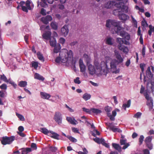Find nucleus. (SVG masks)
Instances as JSON below:
<instances>
[{
	"label": "nucleus",
	"mask_w": 154,
	"mask_h": 154,
	"mask_svg": "<svg viewBox=\"0 0 154 154\" xmlns=\"http://www.w3.org/2000/svg\"><path fill=\"white\" fill-rule=\"evenodd\" d=\"M113 38L110 37H107L106 39V43L109 45H113Z\"/></svg>",
	"instance_id": "obj_22"
},
{
	"label": "nucleus",
	"mask_w": 154,
	"mask_h": 154,
	"mask_svg": "<svg viewBox=\"0 0 154 154\" xmlns=\"http://www.w3.org/2000/svg\"><path fill=\"white\" fill-rule=\"evenodd\" d=\"M118 17L120 20L124 21H126L129 18V16L125 14H119Z\"/></svg>",
	"instance_id": "obj_15"
},
{
	"label": "nucleus",
	"mask_w": 154,
	"mask_h": 154,
	"mask_svg": "<svg viewBox=\"0 0 154 154\" xmlns=\"http://www.w3.org/2000/svg\"><path fill=\"white\" fill-rule=\"evenodd\" d=\"M120 10V11H118L119 12H125V13H127L128 12V7L125 6L124 4L123 5V6L121 8Z\"/></svg>",
	"instance_id": "obj_27"
},
{
	"label": "nucleus",
	"mask_w": 154,
	"mask_h": 154,
	"mask_svg": "<svg viewBox=\"0 0 154 154\" xmlns=\"http://www.w3.org/2000/svg\"><path fill=\"white\" fill-rule=\"evenodd\" d=\"M19 4L20 6L22 8V10L23 11L27 12L28 9L31 10L32 9L30 6V2L29 0H27L26 3L24 1H21L20 2Z\"/></svg>",
	"instance_id": "obj_6"
},
{
	"label": "nucleus",
	"mask_w": 154,
	"mask_h": 154,
	"mask_svg": "<svg viewBox=\"0 0 154 154\" xmlns=\"http://www.w3.org/2000/svg\"><path fill=\"white\" fill-rule=\"evenodd\" d=\"M124 4V3L122 2H119L116 3L115 5V6L117 8H119V10H120L121 8L123 6V5Z\"/></svg>",
	"instance_id": "obj_36"
},
{
	"label": "nucleus",
	"mask_w": 154,
	"mask_h": 154,
	"mask_svg": "<svg viewBox=\"0 0 154 154\" xmlns=\"http://www.w3.org/2000/svg\"><path fill=\"white\" fill-rule=\"evenodd\" d=\"M131 17L132 19V20L134 25H136L137 26V21L134 19V18L132 16H131Z\"/></svg>",
	"instance_id": "obj_62"
},
{
	"label": "nucleus",
	"mask_w": 154,
	"mask_h": 154,
	"mask_svg": "<svg viewBox=\"0 0 154 154\" xmlns=\"http://www.w3.org/2000/svg\"><path fill=\"white\" fill-rule=\"evenodd\" d=\"M66 120L71 124L73 125H76L78 124V122L74 118L73 119L71 117H66Z\"/></svg>",
	"instance_id": "obj_16"
},
{
	"label": "nucleus",
	"mask_w": 154,
	"mask_h": 154,
	"mask_svg": "<svg viewBox=\"0 0 154 154\" xmlns=\"http://www.w3.org/2000/svg\"><path fill=\"white\" fill-rule=\"evenodd\" d=\"M113 5L112 2H107L104 5V7L107 8H110Z\"/></svg>",
	"instance_id": "obj_29"
},
{
	"label": "nucleus",
	"mask_w": 154,
	"mask_h": 154,
	"mask_svg": "<svg viewBox=\"0 0 154 154\" xmlns=\"http://www.w3.org/2000/svg\"><path fill=\"white\" fill-rule=\"evenodd\" d=\"M91 97V95L90 94L87 93H85L83 95L82 98L85 100L86 101L89 99Z\"/></svg>",
	"instance_id": "obj_31"
},
{
	"label": "nucleus",
	"mask_w": 154,
	"mask_h": 154,
	"mask_svg": "<svg viewBox=\"0 0 154 154\" xmlns=\"http://www.w3.org/2000/svg\"><path fill=\"white\" fill-rule=\"evenodd\" d=\"M24 38L26 42V43H28L29 39V35L28 34L26 35L24 37Z\"/></svg>",
	"instance_id": "obj_59"
},
{
	"label": "nucleus",
	"mask_w": 154,
	"mask_h": 154,
	"mask_svg": "<svg viewBox=\"0 0 154 154\" xmlns=\"http://www.w3.org/2000/svg\"><path fill=\"white\" fill-rule=\"evenodd\" d=\"M131 103V100H129L128 101L127 104L124 103L123 104L122 107L124 109V110H126V108H128L130 106Z\"/></svg>",
	"instance_id": "obj_26"
},
{
	"label": "nucleus",
	"mask_w": 154,
	"mask_h": 154,
	"mask_svg": "<svg viewBox=\"0 0 154 154\" xmlns=\"http://www.w3.org/2000/svg\"><path fill=\"white\" fill-rule=\"evenodd\" d=\"M32 66L34 67V69H36L38 66V63L37 62L34 61L32 63Z\"/></svg>",
	"instance_id": "obj_41"
},
{
	"label": "nucleus",
	"mask_w": 154,
	"mask_h": 154,
	"mask_svg": "<svg viewBox=\"0 0 154 154\" xmlns=\"http://www.w3.org/2000/svg\"><path fill=\"white\" fill-rule=\"evenodd\" d=\"M141 113L138 112L134 115V116L137 118H138L141 116Z\"/></svg>",
	"instance_id": "obj_53"
},
{
	"label": "nucleus",
	"mask_w": 154,
	"mask_h": 154,
	"mask_svg": "<svg viewBox=\"0 0 154 154\" xmlns=\"http://www.w3.org/2000/svg\"><path fill=\"white\" fill-rule=\"evenodd\" d=\"M41 97L44 99H48L51 97V95L47 93L41 92L40 93Z\"/></svg>",
	"instance_id": "obj_18"
},
{
	"label": "nucleus",
	"mask_w": 154,
	"mask_h": 154,
	"mask_svg": "<svg viewBox=\"0 0 154 154\" xmlns=\"http://www.w3.org/2000/svg\"><path fill=\"white\" fill-rule=\"evenodd\" d=\"M106 125L108 126L109 127V130L112 131L113 132H117L120 133L122 132L121 130L117 128H116L115 126L111 125L112 124L110 123H106Z\"/></svg>",
	"instance_id": "obj_12"
},
{
	"label": "nucleus",
	"mask_w": 154,
	"mask_h": 154,
	"mask_svg": "<svg viewBox=\"0 0 154 154\" xmlns=\"http://www.w3.org/2000/svg\"><path fill=\"white\" fill-rule=\"evenodd\" d=\"M74 82L78 84H80L81 83V81L79 80V78L78 77H77L74 80Z\"/></svg>",
	"instance_id": "obj_48"
},
{
	"label": "nucleus",
	"mask_w": 154,
	"mask_h": 154,
	"mask_svg": "<svg viewBox=\"0 0 154 154\" xmlns=\"http://www.w3.org/2000/svg\"><path fill=\"white\" fill-rule=\"evenodd\" d=\"M51 32L50 31H45L42 35L43 38L46 40H49L52 38Z\"/></svg>",
	"instance_id": "obj_13"
},
{
	"label": "nucleus",
	"mask_w": 154,
	"mask_h": 154,
	"mask_svg": "<svg viewBox=\"0 0 154 154\" xmlns=\"http://www.w3.org/2000/svg\"><path fill=\"white\" fill-rule=\"evenodd\" d=\"M152 138V136H148L146 137L144 140V141L146 143L151 142Z\"/></svg>",
	"instance_id": "obj_33"
},
{
	"label": "nucleus",
	"mask_w": 154,
	"mask_h": 154,
	"mask_svg": "<svg viewBox=\"0 0 154 154\" xmlns=\"http://www.w3.org/2000/svg\"><path fill=\"white\" fill-rule=\"evenodd\" d=\"M37 56L38 59L42 62H43L45 61L44 57L42 54L39 52L37 53Z\"/></svg>",
	"instance_id": "obj_28"
},
{
	"label": "nucleus",
	"mask_w": 154,
	"mask_h": 154,
	"mask_svg": "<svg viewBox=\"0 0 154 154\" xmlns=\"http://www.w3.org/2000/svg\"><path fill=\"white\" fill-rule=\"evenodd\" d=\"M91 112L96 114H100L102 112L101 110L96 108H91Z\"/></svg>",
	"instance_id": "obj_30"
},
{
	"label": "nucleus",
	"mask_w": 154,
	"mask_h": 154,
	"mask_svg": "<svg viewBox=\"0 0 154 154\" xmlns=\"http://www.w3.org/2000/svg\"><path fill=\"white\" fill-rule=\"evenodd\" d=\"M31 147L34 149L36 150L37 149L36 145L34 143H32L31 145Z\"/></svg>",
	"instance_id": "obj_52"
},
{
	"label": "nucleus",
	"mask_w": 154,
	"mask_h": 154,
	"mask_svg": "<svg viewBox=\"0 0 154 154\" xmlns=\"http://www.w3.org/2000/svg\"><path fill=\"white\" fill-rule=\"evenodd\" d=\"M144 138V137L143 135H141L140 136V137L139 138V142L140 143V145H141L143 143Z\"/></svg>",
	"instance_id": "obj_47"
},
{
	"label": "nucleus",
	"mask_w": 154,
	"mask_h": 154,
	"mask_svg": "<svg viewBox=\"0 0 154 154\" xmlns=\"http://www.w3.org/2000/svg\"><path fill=\"white\" fill-rule=\"evenodd\" d=\"M83 57L84 58L87 65L90 63L91 59L88 55L86 54H83Z\"/></svg>",
	"instance_id": "obj_20"
},
{
	"label": "nucleus",
	"mask_w": 154,
	"mask_h": 154,
	"mask_svg": "<svg viewBox=\"0 0 154 154\" xmlns=\"http://www.w3.org/2000/svg\"><path fill=\"white\" fill-rule=\"evenodd\" d=\"M66 137L68 138L70 141L73 142H75L77 141V140L76 139L71 136L67 135Z\"/></svg>",
	"instance_id": "obj_37"
},
{
	"label": "nucleus",
	"mask_w": 154,
	"mask_h": 154,
	"mask_svg": "<svg viewBox=\"0 0 154 154\" xmlns=\"http://www.w3.org/2000/svg\"><path fill=\"white\" fill-rule=\"evenodd\" d=\"M120 143L121 145H124V146L122 148V149H126L130 146V144L129 143H127V140L126 139H120Z\"/></svg>",
	"instance_id": "obj_11"
},
{
	"label": "nucleus",
	"mask_w": 154,
	"mask_h": 154,
	"mask_svg": "<svg viewBox=\"0 0 154 154\" xmlns=\"http://www.w3.org/2000/svg\"><path fill=\"white\" fill-rule=\"evenodd\" d=\"M72 131L75 133H79V130L77 128L75 127H72Z\"/></svg>",
	"instance_id": "obj_49"
},
{
	"label": "nucleus",
	"mask_w": 154,
	"mask_h": 154,
	"mask_svg": "<svg viewBox=\"0 0 154 154\" xmlns=\"http://www.w3.org/2000/svg\"><path fill=\"white\" fill-rule=\"evenodd\" d=\"M7 87V85L6 84H3L0 86V88L1 89L6 90Z\"/></svg>",
	"instance_id": "obj_50"
},
{
	"label": "nucleus",
	"mask_w": 154,
	"mask_h": 154,
	"mask_svg": "<svg viewBox=\"0 0 154 154\" xmlns=\"http://www.w3.org/2000/svg\"><path fill=\"white\" fill-rule=\"evenodd\" d=\"M54 119L55 121L57 122L58 124H61L62 123V121L61 114L59 112H55L54 117Z\"/></svg>",
	"instance_id": "obj_9"
},
{
	"label": "nucleus",
	"mask_w": 154,
	"mask_h": 154,
	"mask_svg": "<svg viewBox=\"0 0 154 154\" xmlns=\"http://www.w3.org/2000/svg\"><path fill=\"white\" fill-rule=\"evenodd\" d=\"M69 24H65L61 28L62 34L64 36H66L68 34L69 32Z\"/></svg>",
	"instance_id": "obj_10"
},
{
	"label": "nucleus",
	"mask_w": 154,
	"mask_h": 154,
	"mask_svg": "<svg viewBox=\"0 0 154 154\" xmlns=\"http://www.w3.org/2000/svg\"><path fill=\"white\" fill-rule=\"evenodd\" d=\"M0 78L1 80H3L5 82H8V79L6 76L4 75H1Z\"/></svg>",
	"instance_id": "obj_43"
},
{
	"label": "nucleus",
	"mask_w": 154,
	"mask_h": 154,
	"mask_svg": "<svg viewBox=\"0 0 154 154\" xmlns=\"http://www.w3.org/2000/svg\"><path fill=\"white\" fill-rule=\"evenodd\" d=\"M54 134H53L51 137L55 139L59 140V139L58 138V137H59V135L57 134V133H53Z\"/></svg>",
	"instance_id": "obj_44"
},
{
	"label": "nucleus",
	"mask_w": 154,
	"mask_h": 154,
	"mask_svg": "<svg viewBox=\"0 0 154 154\" xmlns=\"http://www.w3.org/2000/svg\"><path fill=\"white\" fill-rule=\"evenodd\" d=\"M111 110V108L108 106L105 107V110L107 112H110Z\"/></svg>",
	"instance_id": "obj_51"
},
{
	"label": "nucleus",
	"mask_w": 154,
	"mask_h": 154,
	"mask_svg": "<svg viewBox=\"0 0 154 154\" xmlns=\"http://www.w3.org/2000/svg\"><path fill=\"white\" fill-rule=\"evenodd\" d=\"M41 21L45 24H47L48 23V22L46 19V17H42L41 19Z\"/></svg>",
	"instance_id": "obj_42"
},
{
	"label": "nucleus",
	"mask_w": 154,
	"mask_h": 154,
	"mask_svg": "<svg viewBox=\"0 0 154 154\" xmlns=\"http://www.w3.org/2000/svg\"><path fill=\"white\" fill-rule=\"evenodd\" d=\"M83 152L82 151H79L78 153V154H87L88 153V152L85 147H84L83 149Z\"/></svg>",
	"instance_id": "obj_40"
},
{
	"label": "nucleus",
	"mask_w": 154,
	"mask_h": 154,
	"mask_svg": "<svg viewBox=\"0 0 154 154\" xmlns=\"http://www.w3.org/2000/svg\"><path fill=\"white\" fill-rule=\"evenodd\" d=\"M142 25L144 27L145 26H147L148 24L147 22L144 20V21H142Z\"/></svg>",
	"instance_id": "obj_63"
},
{
	"label": "nucleus",
	"mask_w": 154,
	"mask_h": 154,
	"mask_svg": "<svg viewBox=\"0 0 154 154\" xmlns=\"http://www.w3.org/2000/svg\"><path fill=\"white\" fill-rule=\"evenodd\" d=\"M51 27L54 30H56L57 29V25L56 23L52 22L51 23Z\"/></svg>",
	"instance_id": "obj_34"
},
{
	"label": "nucleus",
	"mask_w": 154,
	"mask_h": 154,
	"mask_svg": "<svg viewBox=\"0 0 154 154\" xmlns=\"http://www.w3.org/2000/svg\"><path fill=\"white\" fill-rule=\"evenodd\" d=\"M114 52V56L116 59V62L118 64L122 63L124 60L123 58L122 57L120 53L117 51L115 50Z\"/></svg>",
	"instance_id": "obj_8"
},
{
	"label": "nucleus",
	"mask_w": 154,
	"mask_h": 154,
	"mask_svg": "<svg viewBox=\"0 0 154 154\" xmlns=\"http://www.w3.org/2000/svg\"><path fill=\"white\" fill-rule=\"evenodd\" d=\"M22 154H27L28 152H30L32 151L31 148H23L21 149Z\"/></svg>",
	"instance_id": "obj_21"
},
{
	"label": "nucleus",
	"mask_w": 154,
	"mask_h": 154,
	"mask_svg": "<svg viewBox=\"0 0 154 154\" xmlns=\"http://www.w3.org/2000/svg\"><path fill=\"white\" fill-rule=\"evenodd\" d=\"M27 85V82L26 81H21L19 82L18 85L21 87H25Z\"/></svg>",
	"instance_id": "obj_25"
},
{
	"label": "nucleus",
	"mask_w": 154,
	"mask_h": 154,
	"mask_svg": "<svg viewBox=\"0 0 154 154\" xmlns=\"http://www.w3.org/2000/svg\"><path fill=\"white\" fill-rule=\"evenodd\" d=\"M146 66V64L144 63H141L140 65V67L141 69L142 73L144 74V67Z\"/></svg>",
	"instance_id": "obj_39"
},
{
	"label": "nucleus",
	"mask_w": 154,
	"mask_h": 154,
	"mask_svg": "<svg viewBox=\"0 0 154 154\" xmlns=\"http://www.w3.org/2000/svg\"><path fill=\"white\" fill-rule=\"evenodd\" d=\"M145 46H143V47L142 51V56L144 57L145 55Z\"/></svg>",
	"instance_id": "obj_60"
},
{
	"label": "nucleus",
	"mask_w": 154,
	"mask_h": 154,
	"mask_svg": "<svg viewBox=\"0 0 154 154\" xmlns=\"http://www.w3.org/2000/svg\"><path fill=\"white\" fill-rule=\"evenodd\" d=\"M147 147L150 149H152V145L151 142L148 143H146Z\"/></svg>",
	"instance_id": "obj_57"
},
{
	"label": "nucleus",
	"mask_w": 154,
	"mask_h": 154,
	"mask_svg": "<svg viewBox=\"0 0 154 154\" xmlns=\"http://www.w3.org/2000/svg\"><path fill=\"white\" fill-rule=\"evenodd\" d=\"M16 115L21 121H24L25 120L24 117L21 115L17 113Z\"/></svg>",
	"instance_id": "obj_46"
},
{
	"label": "nucleus",
	"mask_w": 154,
	"mask_h": 154,
	"mask_svg": "<svg viewBox=\"0 0 154 154\" xmlns=\"http://www.w3.org/2000/svg\"><path fill=\"white\" fill-rule=\"evenodd\" d=\"M144 96H145V98L146 99L148 100H149V98L150 97H149V95L147 93V92H146L144 94Z\"/></svg>",
	"instance_id": "obj_58"
},
{
	"label": "nucleus",
	"mask_w": 154,
	"mask_h": 154,
	"mask_svg": "<svg viewBox=\"0 0 154 154\" xmlns=\"http://www.w3.org/2000/svg\"><path fill=\"white\" fill-rule=\"evenodd\" d=\"M45 17L48 22L49 21H51L52 20V17L50 15H47Z\"/></svg>",
	"instance_id": "obj_54"
},
{
	"label": "nucleus",
	"mask_w": 154,
	"mask_h": 154,
	"mask_svg": "<svg viewBox=\"0 0 154 154\" xmlns=\"http://www.w3.org/2000/svg\"><path fill=\"white\" fill-rule=\"evenodd\" d=\"M51 150L52 152H55L57 150V148L55 147L51 146L50 147Z\"/></svg>",
	"instance_id": "obj_55"
},
{
	"label": "nucleus",
	"mask_w": 154,
	"mask_h": 154,
	"mask_svg": "<svg viewBox=\"0 0 154 154\" xmlns=\"http://www.w3.org/2000/svg\"><path fill=\"white\" fill-rule=\"evenodd\" d=\"M83 110L87 113L89 114H91V109H87L86 108L83 107L82 108Z\"/></svg>",
	"instance_id": "obj_45"
},
{
	"label": "nucleus",
	"mask_w": 154,
	"mask_h": 154,
	"mask_svg": "<svg viewBox=\"0 0 154 154\" xmlns=\"http://www.w3.org/2000/svg\"><path fill=\"white\" fill-rule=\"evenodd\" d=\"M41 13L43 15H46V13L45 10L43 8H42L41 11Z\"/></svg>",
	"instance_id": "obj_61"
},
{
	"label": "nucleus",
	"mask_w": 154,
	"mask_h": 154,
	"mask_svg": "<svg viewBox=\"0 0 154 154\" xmlns=\"http://www.w3.org/2000/svg\"><path fill=\"white\" fill-rule=\"evenodd\" d=\"M34 78L42 81H44L45 78L39 74L36 73L34 75Z\"/></svg>",
	"instance_id": "obj_23"
},
{
	"label": "nucleus",
	"mask_w": 154,
	"mask_h": 154,
	"mask_svg": "<svg viewBox=\"0 0 154 154\" xmlns=\"http://www.w3.org/2000/svg\"><path fill=\"white\" fill-rule=\"evenodd\" d=\"M54 48L53 50V52L55 53H57L60 52L61 48V45L59 43L57 44L56 45L54 46Z\"/></svg>",
	"instance_id": "obj_17"
},
{
	"label": "nucleus",
	"mask_w": 154,
	"mask_h": 154,
	"mask_svg": "<svg viewBox=\"0 0 154 154\" xmlns=\"http://www.w3.org/2000/svg\"><path fill=\"white\" fill-rule=\"evenodd\" d=\"M145 76L144 74L143 81L144 83L147 81V87H148V85L150 83L151 85V89H152L153 86L154 85V79L153 78V74L151 72L150 70V66H148L146 72Z\"/></svg>",
	"instance_id": "obj_5"
},
{
	"label": "nucleus",
	"mask_w": 154,
	"mask_h": 154,
	"mask_svg": "<svg viewBox=\"0 0 154 154\" xmlns=\"http://www.w3.org/2000/svg\"><path fill=\"white\" fill-rule=\"evenodd\" d=\"M94 65L96 69L91 64H89L88 66V70L90 74L93 75L95 74L98 75H106L108 72V68L105 62L101 61L100 65L99 63H96Z\"/></svg>",
	"instance_id": "obj_1"
},
{
	"label": "nucleus",
	"mask_w": 154,
	"mask_h": 154,
	"mask_svg": "<svg viewBox=\"0 0 154 154\" xmlns=\"http://www.w3.org/2000/svg\"><path fill=\"white\" fill-rule=\"evenodd\" d=\"M149 100L150 101V102H147V104L149 106V109H151L153 108V100L151 98H150Z\"/></svg>",
	"instance_id": "obj_32"
},
{
	"label": "nucleus",
	"mask_w": 154,
	"mask_h": 154,
	"mask_svg": "<svg viewBox=\"0 0 154 154\" xmlns=\"http://www.w3.org/2000/svg\"><path fill=\"white\" fill-rule=\"evenodd\" d=\"M65 41V39L61 37L60 38V39H59L60 42L62 44H63L64 43Z\"/></svg>",
	"instance_id": "obj_56"
},
{
	"label": "nucleus",
	"mask_w": 154,
	"mask_h": 154,
	"mask_svg": "<svg viewBox=\"0 0 154 154\" xmlns=\"http://www.w3.org/2000/svg\"><path fill=\"white\" fill-rule=\"evenodd\" d=\"M15 139V137L14 136L10 137L7 136L3 137H2L1 143L3 145L10 144L12 143Z\"/></svg>",
	"instance_id": "obj_7"
},
{
	"label": "nucleus",
	"mask_w": 154,
	"mask_h": 154,
	"mask_svg": "<svg viewBox=\"0 0 154 154\" xmlns=\"http://www.w3.org/2000/svg\"><path fill=\"white\" fill-rule=\"evenodd\" d=\"M110 66L111 69H116V62L114 61L111 62L110 63Z\"/></svg>",
	"instance_id": "obj_35"
},
{
	"label": "nucleus",
	"mask_w": 154,
	"mask_h": 154,
	"mask_svg": "<svg viewBox=\"0 0 154 154\" xmlns=\"http://www.w3.org/2000/svg\"><path fill=\"white\" fill-rule=\"evenodd\" d=\"M79 64L80 69V72H85L86 70V66L84 64L82 59H80L79 61Z\"/></svg>",
	"instance_id": "obj_14"
},
{
	"label": "nucleus",
	"mask_w": 154,
	"mask_h": 154,
	"mask_svg": "<svg viewBox=\"0 0 154 154\" xmlns=\"http://www.w3.org/2000/svg\"><path fill=\"white\" fill-rule=\"evenodd\" d=\"M50 44L51 46L52 47H54L57 44H56L57 42L55 39L53 37L50 39L49 40Z\"/></svg>",
	"instance_id": "obj_24"
},
{
	"label": "nucleus",
	"mask_w": 154,
	"mask_h": 154,
	"mask_svg": "<svg viewBox=\"0 0 154 154\" xmlns=\"http://www.w3.org/2000/svg\"><path fill=\"white\" fill-rule=\"evenodd\" d=\"M120 23L119 22H117L115 20H108L106 21V26L108 28L112 27V29L114 30L115 33H118L121 29Z\"/></svg>",
	"instance_id": "obj_4"
},
{
	"label": "nucleus",
	"mask_w": 154,
	"mask_h": 154,
	"mask_svg": "<svg viewBox=\"0 0 154 154\" xmlns=\"http://www.w3.org/2000/svg\"><path fill=\"white\" fill-rule=\"evenodd\" d=\"M41 132L45 134H47L49 133V131L45 128H41Z\"/></svg>",
	"instance_id": "obj_38"
},
{
	"label": "nucleus",
	"mask_w": 154,
	"mask_h": 154,
	"mask_svg": "<svg viewBox=\"0 0 154 154\" xmlns=\"http://www.w3.org/2000/svg\"><path fill=\"white\" fill-rule=\"evenodd\" d=\"M72 54L71 50L68 51L66 49H63L59 53V56L56 58L55 61L58 63L60 62L63 63H66L72 57Z\"/></svg>",
	"instance_id": "obj_3"
},
{
	"label": "nucleus",
	"mask_w": 154,
	"mask_h": 154,
	"mask_svg": "<svg viewBox=\"0 0 154 154\" xmlns=\"http://www.w3.org/2000/svg\"><path fill=\"white\" fill-rule=\"evenodd\" d=\"M94 140L96 143L100 144V139L99 138H96L94 139Z\"/></svg>",
	"instance_id": "obj_64"
},
{
	"label": "nucleus",
	"mask_w": 154,
	"mask_h": 154,
	"mask_svg": "<svg viewBox=\"0 0 154 154\" xmlns=\"http://www.w3.org/2000/svg\"><path fill=\"white\" fill-rule=\"evenodd\" d=\"M120 35L123 38H117L116 42L118 44L117 48L119 50L125 53H127L128 52V47L123 45H129V42L130 39V35L128 32L124 30L120 31L119 32Z\"/></svg>",
	"instance_id": "obj_2"
},
{
	"label": "nucleus",
	"mask_w": 154,
	"mask_h": 154,
	"mask_svg": "<svg viewBox=\"0 0 154 154\" xmlns=\"http://www.w3.org/2000/svg\"><path fill=\"white\" fill-rule=\"evenodd\" d=\"M112 147L116 150H117L119 152H121L122 151L121 147L119 144L116 143H112Z\"/></svg>",
	"instance_id": "obj_19"
}]
</instances>
